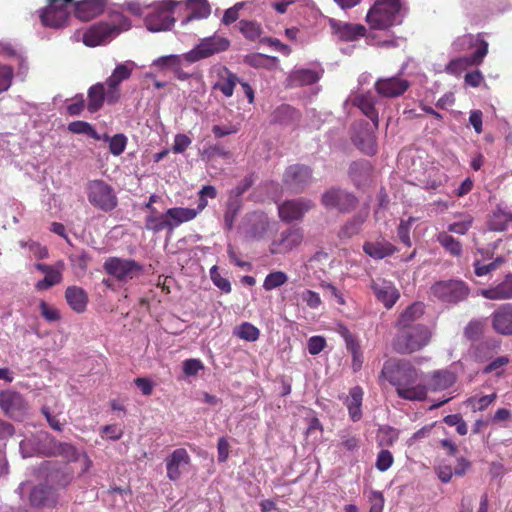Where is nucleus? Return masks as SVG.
Segmentation results:
<instances>
[{"mask_svg":"<svg viewBox=\"0 0 512 512\" xmlns=\"http://www.w3.org/2000/svg\"><path fill=\"white\" fill-rule=\"evenodd\" d=\"M73 4L74 15L81 21H90L105 9V0H47L45 7L39 10L41 24L50 28L64 27L69 19V7Z\"/></svg>","mask_w":512,"mask_h":512,"instance_id":"obj_1","label":"nucleus"},{"mask_svg":"<svg viewBox=\"0 0 512 512\" xmlns=\"http://www.w3.org/2000/svg\"><path fill=\"white\" fill-rule=\"evenodd\" d=\"M380 378L386 379L396 387L400 398L409 401H423L427 397V387L418 383V371L405 359H389L385 361Z\"/></svg>","mask_w":512,"mask_h":512,"instance_id":"obj_2","label":"nucleus"},{"mask_svg":"<svg viewBox=\"0 0 512 512\" xmlns=\"http://www.w3.org/2000/svg\"><path fill=\"white\" fill-rule=\"evenodd\" d=\"M456 50H463L465 46H476V51L469 55L451 60L446 65V72L452 75H459L470 66H478L482 64L485 56L488 53V42L483 38L482 34L474 36L466 34L458 37L453 44Z\"/></svg>","mask_w":512,"mask_h":512,"instance_id":"obj_3","label":"nucleus"},{"mask_svg":"<svg viewBox=\"0 0 512 512\" xmlns=\"http://www.w3.org/2000/svg\"><path fill=\"white\" fill-rule=\"evenodd\" d=\"M401 0H376L366 15V22L374 30H387L402 23Z\"/></svg>","mask_w":512,"mask_h":512,"instance_id":"obj_4","label":"nucleus"},{"mask_svg":"<svg viewBox=\"0 0 512 512\" xmlns=\"http://www.w3.org/2000/svg\"><path fill=\"white\" fill-rule=\"evenodd\" d=\"M393 338L392 347L399 354H410L425 347L430 339L431 332L427 326L416 324L413 326H399Z\"/></svg>","mask_w":512,"mask_h":512,"instance_id":"obj_5","label":"nucleus"},{"mask_svg":"<svg viewBox=\"0 0 512 512\" xmlns=\"http://www.w3.org/2000/svg\"><path fill=\"white\" fill-rule=\"evenodd\" d=\"M431 295L446 304H458L467 299L470 289L458 279L440 280L430 287Z\"/></svg>","mask_w":512,"mask_h":512,"instance_id":"obj_6","label":"nucleus"},{"mask_svg":"<svg viewBox=\"0 0 512 512\" xmlns=\"http://www.w3.org/2000/svg\"><path fill=\"white\" fill-rule=\"evenodd\" d=\"M177 5L173 0H162L155 4L153 10L146 15L144 22L151 32L169 30L175 22L172 13Z\"/></svg>","mask_w":512,"mask_h":512,"instance_id":"obj_7","label":"nucleus"},{"mask_svg":"<svg viewBox=\"0 0 512 512\" xmlns=\"http://www.w3.org/2000/svg\"><path fill=\"white\" fill-rule=\"evenodd\" d=\"M229 46L230 41L227 38L215 34L203 38L192 50L183 54V57L188 63H195L217 53L224 52Z\"/></svg>","mask_w":512,"mask_h":512,"instance_id":"obj_8","label":"nucleus"},{"mask_svg":"<svg viewBox=\"0 0 512 512\" xmlns=\"http://www.w3.org/2000/svg\"><path fill=\"white\" fill-rule=\"evenodd\" d=\"M104 271L120 282H128L143 273V265L133 259L109 257L103 264Z\"/></svg>","mask_w":512,"mask_h":512,"instance_id":"obj_9","label":"nucleus"},{"mask_svg":"<svg viewBox=\"0 0 512 512\" xmlns=\"http://www.w3.org/2000/svg\"><path fill=\"white\" fill-rule=\"evenodd\" d=\"M86 190L89 202L95 207L104 211H110L116 207L117 197L113 188L103 180L88 182Z\"/></svg>","mask_w":512,"mask_h":512,"instance_id":"obj_10","label":"nucleus"},{"mask_svg":"<svg viewBox=\"0 0 512 512\" xmlns=\"http://www.w3.org/2000/svg\"><path fill=\"white\" fill-rule=\"evenodd\" d=\"M0 408L6 416L20 421L27 413L28 404L19 392L4 390L0 392Z\"/></svg>","mask_w":512,"mask_h":512,"instance_id":"obj_11","label":"nucleus"},{"mask_svg":"<svg viewBox=\"0 0 512 512\" xmlns=\"http://www.w3.org/2000/svg\"><path fill=\"white\" fill-rule=\"evenodd\" d=\"M322 204L327 209H335L339 212H349L357 204L356 197L339 188H331L322 195Z\"/></svg>","mask_w":512,"mask_h":512,"instance_id":"obj_12","label":"nucleus"},{"mask_svg":"<svg viewBox=\"0 0 512 512\" xmlns=\"http://www.w3.org/2000/svg\"><path fill=\"white\" fill-rule=\"evenodd\" d=\"M312 178V170L303 164H294L286 168L283 174V183L295 192L302 191Z\"/></svg>","mask_w":512,"mask_h":512,"instance_id":"obj_13","label":"nucleus"},{"mask_svg":"<svg viewBox=\"0 0 512 512\" xmlns=\"http://www.w3.org/2000/svg\"><path fill=\"white\" fill-rule=\"evenodd\" d=\"M28 500L33 508H52L57 505L59 495L54 487L38 484L31 489Z\"/></svg>","mask_w":512,"mask_h":512,"instance_id":"obj_14","label":"nucleus"},{"mask_svg":"<svg viewBox=\"0 0 512 512\" xmlns=\"http://www.w3.org/2000/svg\"><path fill=\"white\" fill-rule=\"evenodd\" d=\"M409 87L410 83L399 76L379 78L374 84L376 92L385 98L399 97L403 95Z\"/></svg>","mask_w":512,"mask_h":512,"instance_id":"obj_15","label":"nucleus"},{"mask_svg":"<svg viewBox=\"0 0 512 512\" xmlns=\"http://www.w3.org/2000/svg\"><path fill=\"white\" fill-rule=\"evenodd\" d=\"M119 33L115 25L109 23H97L92 25L83 35V43L88 47H96L103 44L113 35Z\"/></svg>","mask_w":512,"mask_h":512,"instance_id":"obj_16","label":"nucleus"},{"mask_svg":"<svg viewBox=\"0 0 512 512\" xmlns=\"http://www.w3.org/2000/svg\"><path fill=\"white\" fill-rule=\"evenodd\" d=\"M312 207V202L306 199L287 200L279 206V216L285 222L299 221Z\"/></svg>","mask_w":512,"mask_h":512,"instance_id":"obj_17","label":"nucleus"},{"mask_svg":"<svg viewBox=\"0 0 512 512\" xmlns=\"http://www.w3.org/2000/svg\"><path fill=\"white\" fill-rule=\"evenodd\" d=\"M330 27L339 40L344 42L356 41L366 35L367 29L362 24L330 20Z\"/></svg>","mask_w":512,"mask_h":512,"instance_id":"obj_18","label":"nucleus"},{"mask_svg":"<svg viewBox=\"0 0 512 512\" xmlns=\"http://www.w3.org/2000/svg\"><path fill=\"white\" fill-rule=\"evenodd\" d=\"M302 238L303 235L300 229H291V226L286 227L274 238L271 252L273 254L289 252L293 247L301 243Z\"/></svg>","mask_w":512,"mask_h":512,"instance_id":"obj_19","label":"nucleus"},{"mask_svg":"<svg viewBox=\"0 0 512 512\" xmlns=\"http://www.w3.org/2000/svg\"><path fill=\"white\" fill-rule=\"evenodd\" d=\"M64 263L57 262L55 265H47L44 263H36L35 268L44 273L45 277L35 284L37 290H47L62 281V272L64 270Z\"/></svg>","mask_w":512,"mask_h":512,"instance_id":"obj_20","label":"nucleus"},{"mask_svg":"<svg viewBox=\"0 0 512 512\" xmlns=\"http://www.w3.org/2000/svg\"><path fill=\"white\" fill-rule=\"evenodd\" d=\"M491 325L498 334L512 336V303L502 304L492 313Z\"/></svg>","mask_w":512,"mask_h":512,"instance_id":"obj_21","label":"nucleus"},{"mask_svg":"<svg viewBox=\"0 0 512 512\" xmlns=\"http://www.w3.org/2000/svg\"><path fill=\"white\" fill-rule=\"evenodd\" d=\"M131 73L132 68H129L126 64H119L116 66L111 76L106 80V85L108 87V103H115L119 100L120 94L118 92V86L122 81L129 79Z\"/></svg>","mask_w":512,"mask_h":512,"instance_id":"obj_22","label":"nucleus"},{"mask_svg":"<svg viewBox=\"0 0 512 512\" xmlns=\"http://www.w3.org/2000/svg\"><path fill=\"white\" fill-rule=\"evenodd\" d=\"M190 462V456L186 449L178 448L172 452V454L166 459L167 477L171 481H176L181 476L180 468L188 465Z\"/></svg>","mask_w":512,"mask_h":512,"instance_id":"obj_23","label":"nucleus"},{"mask_svg":"<svg viewBox=\"0 0 512 512\" xmlns=\"http://www.w3.org/2000/svg\"><path fill=\"white\" fill-rule=\"evenodd\" d=\"M217 81L213 85V90H219L225 97L233 95L236 85L240 82L238 76L223 66L217 71Z\"/></svg>","mask_w":512,"mask_h":512,"instance_id":"obj_24","label":"nucleus"},{"mask_svg":"<svg viewBox=\"0 0 512 512\" xmlns=\"http://www.w3.org/2000/svg\"><path fill=\"white\" fill-rule=\"evenodd\" d=\"M352 104L373 122L375 128H378L379 116L375 108L376 98L371 92L357 94L353 98Z\"/></svg>","mask_w":512,"mask_h":512,"instance_id":"obj_25","label":"nucleus"},{"mask_svg":"<svg viewBox=\"0 0 512 512\" xmlns=\"http://www.w3.org/2000/svg\"><path fill=\"white\" fill-rule=\"evenodd\" d=\"M481 295L495 301L512 299V273L507 274L496 286L481 290Z\"/></svg>","mask_w":512,"mask_h":512,"instance_id":"obj_26","label":"nucleus"},{"mask_svg":"<svg viewBox=\"0 0 512 512\" xmlns=\"http://www.w3.org/2000/svg\"><path fill=\"white\" fill-rule=\"evenodd\" d=\"M65 298L72 310L82 313L86 310L88 295L84 289L78 286H69L65 291Z\"/></svg>","mask_w":512,"mask_h":512,"instance_id":"obj_27","label":"nucleus"},{"mask_svg":"<svg viewBox=\"0 0 512 512\" xmlns=\"http://www.w3.org/2000/svg\"><path fill=\"white\" fill-rule=\"evenodd\" d=\"M456 381V375L450 370H436L430 376L427 390L440 391L451 387Z\"/></svg>","mask_w":512,"mask_h":512,"instance_id":"obj_28","label":"nucleus"},{"mask_svg":"<svg viewBox=\"0 0 512 512\" xmlns=\"http://www.w3.org/2000/svg\"><path fill=\"white\" fill-rule=\"evenodd\" d=\"M505 226H490L489 228L483 229L479 232V234L475 237V244L478 247V251L480 253L487 252L492 249L494 250L497 247V242L499 239H494V233L496 231H504Z\"/></svg>","mask_w":512,"mask_h":512,"instance_id":"obj_29","label":"nucleus"},{"mask_svg":"<svg viewBox=\"0 0 512 512\" xmlns=\"http://www.w3.org/2000/svg\"><path fill=\"white\" fill-rule=\"evenodd\" d=\"M372 289L376 298L388 309L396 303L400 296L398 290L388 283H373Z\"/></svg>","mask_w":512,"mask_h":512,"instance_id":"obj_30","label":"nucleus"},{"mask_svg":"<svg viewBox=\"0 0 512 512\" xmlns=\"http://www.w3.org/2000/svg\"><path fill=\"white\" fill-rule=\"evenodd\" d=\"M353 143L366 155L372 156L377 152L376 136L371 131L358 132L353 138Z\"/></svg>","mask_w":512,"mask_h":512,"instance_id":"obj_31","label":"nucleus"},{"mask_svg":"<svg viewBox=\"0 0 512 512\" xmlns=\"http://www.w3.org/2000/svg\"><path fill=\"white\" fill-rule=\"evenodd\" d=\"M105 98L107 99V93H105L104 84L97 83L92 85L88 90V111L95 113L100 110Z\"/></svg>","mask_w":512,"mask_h":512,"instance_id":"obj_32","label":"nucleus"},{"mask_svg":"<svg viewBox=\"0 0 512 512\" xmlns=\"http://www.w3.org/2000/svg\"><path fill=\"white\" fill-rule=\"evenodd\" d=\"M424 304L422 302H414L408 306L399 316L396 327L412 326L411 323L419 319L424 313Z\"/></svg>","mask_w":512,"mask_h":512,"instance_id":"obj_33","label":"nucleus"},{"mask_svg":"<svg viewBox=\"0 0 512 512\" xmlns=\"http://www.w3.org/2000/svg\"><path fill=\"white\" fill-rule=\"evenodd\" d=\"M363 250L366 254L375 259H382L392 255L396 249L389 242H367L364 244Z\"/></svg>","mask_w":512,"mask_h":512,"instance_id":"obj_34","label":"nucleus"},{"mask_svg":"<svg viewBox=\"0 0 512 512\" xmlns=\"http://www.w3.org/2000/svg\"><path fill=\"white\" fill-rule=\"evenodd\" d=\"M319 80L317 72L311 69H297L289 76L292 86L312 85Z\"/></svg>","mask_w":512,"mask_h":512,"instance_id":"obj_35","label":"nucleus"},{"mask_svg":"<svg viewBox=\"0 0 512 512\" xmlns=\"http://www.w3.org/2000/svg\"><path fill=\"white\" fill-rule=\"evenodd\" d=\"M57 442L58 440L49 433L39 434L36 441V453L46 457H54Z\"/></svg>","mask_w":512,"mask_h":512,"instance_id":"obj_36","label":"nucleus"},{"mask_svg":"<svg viewBox=\"0 0 512 512\" xmlns=\"http://www.w3.org/2000/svg\"><path fill=\"white\" fill-rule=\"evenodd\" d=\"M362 390L359 387H354L350 391V398L347 406L349 414L353 421H358L361 418V404H362Z\"/></svg>","mask_w":512,"mask_h":512,"instance_id":"obj_37","label":"nucleus"},{"mask_svg":"<svg viewBox=\"0 0 512 512\" xmlns=\"http://www.w3.org/2000/svg\"><path fill=\"white\" fill-rule=\"evenodd\" d=\"M54 457H62L69 462H74L79 460L80 453L71 443L58 441Z\"/></svg>","mask_w":512,"mask_h":512,"instance_id":"obj_38","label":"nucleus"},{"mask_svg":"<svg viewBox=\"0 0 512 512\" xmlns=\"http://www.w3.org/2000/svg\"><path fill=\"white\" fill-rule=\"evenodd\" d=\"M201 210L199 208H182V207H176L171 208L167 211V214L172 218L173 220L182 223L187 222L196 217L198 213H200Z\"/></svg>","mask_w":512,"mask_h":512,"instance_id":"obj_39","label":"nucleus"},{"mask_svg":"<svg viewBox=\"0 0 512 512\" xmlns=\"http://www.w3.org/2000/svg\"><path fill=\"white\" fill-rule=\"evenodd\" d=\"M68 130L73 134H85L94 140H100L101 137L93 126L85 121L77 120L69 123Z\"/></svg>","mask_w":512,"mask_h":512,"instance_id":"obj_40","label":"nucleus"},{"mask_svg":"<svg viewBox=\"0 0 512 512\" xmlns=\"http://www.w3.org/2000/svg\"><path fill=\"white\" fill-rule=\"evenodd\" d=\"M234 334L240 339L254 342L259 338L260 331L251 323L244 322L235 329Z\"/></svg>","mask_w":512,"mask_h":512,"instance_id":"obj_41","label":"nucleus"},{"mask_svg":"<svg viewBox=\"0 0 512 512\" xmlns=\"http://www.w3.org/2000/svg\"><path fill=\"white\" fill-rule=\"evenodd\" d=\"M440 244L453 256H460L462 253L461 243L450 234L440 233L438 235Z\"/></svg>","mask_w":512,"mask_h":512,"instance_id":"obj_42","label":"nucleus"},{"mask_svg":"<svg viewBox=\"0 0 512 512\" xmlns=\"http://www.w3.org/2000/svg\"><path fill=\"white\" fill-rule=\"evenodd\" d=\"M183 59V55L161 56L153 61V66L160 69L169 68L173 72L179 65H182Z\"/></svg>","mask_w":512,"mask_h":512,"instance_id":"obj_43","label":"nucleus"},{"mask_svg":"<svg viewBox=\"0 0 512 512\" xmlns=\"http://www.w3.org/2000/svg\"><path fill=\"white\" fill-rule=\"evenodd\" d=\"M287 280H288V277L284 272H282V271L271 272L265 277L264 282H263V288L266 291H270L277 287L282 286L283 284H285L287 282Z\"/></svg>","mask_w":512,"mask_h":512,"instance_id":"obj_44","label":"nucleus"},{"mask_svg":"<svg viewBox=\"0 0 512 512\" xmlns=\"http://www.w3.org/2000/svg\"><path fill=\"white\" fill-rule=\"evenodd\" d=\"M239 29L249 40H256L262 33L260 24L255 21L241 20L239 22Z\"/></svg>","mask_w":512,"mask_h":512,"instance_id":"obj_45","label":"nucleus"},{"mask_svg":"<svg viewBox=\"0 0 512 512\" xmlns=\"http://www.w3.org/2000/svg\"><path fill=\"white\" fill-rule=\"evenodd\" d=\"M104 139L109 141V150L113 155L119 156L124 152L127 138L123 134H116L111 138L105 135Z\"/></svg>","mask_w":512,"mask_h":512,"instance_id":"obj_46","label":"nucleus"},{"mask_svg":"<svg viewBox=\"0 0 512 512\" xmlns=\"http://www.w3.org/2000/svg\"><path fill=\"white\" fill-rule=\"evenodd\" d=\"M504 263L503 257H497L488 264H482L479 260L474 262V271L477 276H484L498 269Z\"/></svg>","mask_w":512,"mask_h":512,"instance_id":"obj_47","label":"nucleus"},{"mask_svg":"<svg viewBox=\"0 0 512 512\" xmlns=\"http://www.w3.org/2000/svg\"><path fill=\"white\" fill-rule=\"evenodd\" d=\"M210 278L214 285L218 287L221 291L225 293L231 292V284L228 279L223 278L220 273L218 272V267L214 265L210 269Z\"/></svg>","mask_w":512,"mask_h":512,"instance_id":"obj_48","label":"nucleus"},{"mask_svg":"<svg viewBox=\"0 0 512 512\" xmlns=\"http://www.w3.org/2000/svg\"><path fill=\"white\" fill-rule=\"evenodd\" d=\"M14 72L12 67L0 63V93L7 91L12 84Z\"/></svg>","mask_w":512,"mask_h":512,"instance_id":"obj_49","label":"nucleus"},{"mask_svg":"<svg viewBox=\"0 0 512 512\" xmlns=\"http://www.w3.org/2000/svg\"><path fill=\"white\" fill-rule=\"evenodd\" d=\"M483 322L480 320L470 321L464 329V336L469 340H477L483 332Z\"/></svg>","mask_w":512,"mask_h":512,"instance_id":"obj_50","label":"nucleus"},{"mask_svg":"<svg viewBox=\"0 0 512 512\" xmlns=\"http://www.w3.org/2000/svg\"><path fill=\"white\" fill-rule=\"evenodd\" d=\"M393 461L392 453L389 450L382 449L377 455L375 466L379 471L384 472L392 466Z\"/></svg>","mask_w":512,"mask_h":512,"instance_id":"obj_51","label":"nucleus"},{"mask_svg":"<svg viewBox=\"0 0 512 512\" xmlns=\"http://www.w3.org/2000/svg\"><path fill=\"white\" fill-rule=\"evenodd\" d=\"M449 426H455L456 431L460 435L467 434V425L460 414H450L444 417L443 420Z\"/></svg>","mask_w":512,"mask_h":512,"instance_id":"obj_52","label":"nucleus"},{"mask_svg":"<svg viewBox=\"0 0 512 512\" xmlns=\"http://www.w3.org/2000/svg\"><path fill=\"white\" fill-rule=\"evenodd\" d=\"M199 198L197 201V206L199 210H203L207 206V197L214 199L217 196L216 188L212 185H205L199 191Z\"/></svg>","mask_w":512,"mask_h":512,"instance_id":"obj_53","label":"nucleus"},{"mask_svg":"<svg viewBox=\"0 0 512 512\" xmlns=\"http://www.w3.org/2000/svg\"><path fill=\"white\" fill-rule=\"evenodd\" d=\"M20 245L22 247H28V249L33 253V255L39 259H44L48 256V250L45 246L34 242V241H20Z\"/></svg>","mask_w":512,"mask_h":512,"instance_id":"obj_54","label":"nucleus"},{"mask_svg":"<svg viewBox=\"0 0 512 512\" xmlns=\"http://www.w3.org/2000/svg\"><path fill=\"white\" fill-rule=\"evenodd\" d=\"M39 309L42 317H44L49 322H55L60 319L59 311L53 307H50L48 303L45 301H40Z\"/></svg>","mask_w":512,"mask_h":512,"instance_id":"obj_55","label":"nucleus"},{"mask_svg":"<svg viewBox=\"0 0 512 512\" xmlns=\"http://www.w3.org/2000/svg\"><path fill=\"white\" fill-rule=\"evenodd\" d=\"M204 368L199 359H187L183 362V372L186 376H195Z\"/></svg>","mask_w":512,"mask_h":512,"instance_id":"obj_56","label":"nucleus"},{"mask_svg":"<svg viewBox=\"0 0 512 512\" xmlns=\"http://www.w3.org/2000/svg\"><path fill=\"white\" fill-rule=\"evenodd\" d=\"M37 436L32 439H24L19 444L20 453L24 458L31 457L36 452Z\"/></svg>","mask_w":512,"mask_h":512,"instance_id":"obj_57","label":"nucleus"},{"mask_svg":"<svg viewBox=\"0 0 512 512\" xmlns=\"http://www.w3.org/2000/svg\"><path fill=\"white\" fill-rule=\"evenodd\" d=\"M272 226H250V229L246 232V237L251 240H260L271 233L270 229Z\"/></svg>","mask_w":512,"mask_h":512,"instance_id":"obj_58","label":"nucleus"},{"mask_svg":"<svg viewBox=\"0 0 512 512\" xmlns=\"http://www.w3.org/2000/svg\"><path fill=\"white\" fill-rule=\"evenodd\" d=\"M326 346V341L321 336H313L308 341V351L311 355L319 354Z\"/></svg>","mask_w":512,"mask_h":512,"instance_id":"obj_59","label":"nucleus"},{"mask_svg":"<svg viewBox=\"0 0 512 512\" xmlns=\"http://www.w3.org/2000/svg\"><path fill=\"white\" fill-rule=\"evenodd\" d=\"M191 139L185 134H177L174 138L173 152L183 153L191 144Z\"/></svg>","mask_w":512,"mask_h":512,"instance_id":"obj_60","label":"nucleus"},{"mask_svg":"<svg viewBox=\"0 0 512 512\" xmlns=\"http://www.w3.org/2000/svg\"><path fill=\"white\" fill-rule=\"evenodd\" d=\"M242 8V4L237 3L235 6L228 8L223 15L222 22L225 25L234 23L239 17V10Z\"/></svg>","mask_w":512,"mask_h":512,"instance_id":"obj_61","label":"nucleus"},{"mask_svg":"<svg viewBox=\"0 0 512 512\" xmlns=\"http://www.w3.org/2000/svg\"><path fill=\"white\" fill-rule=\"evenodd\" d=\"M135 385L141 390L142 394L149 396L153 392L154 383L145 377H138L134 380Z\"/></svg>","mask_w":512,"mask_h":512,"instance_id":"obj_62","label":"nucleus"},{"mask_svg":"<svg viewBox=\"0 0 512 512\" xmlns=\"http://www.w3.org/2000/svg\"><path fill=\"white\" fill-rule=\"evenodd\" d=\"M483 80L484 77L479 70L468 72L464 77L465 84L474 88L480 86Z\"/></svg>","mask_w":512,"mask_h":512,"instance_id":"obj_63","label":"nucleus"},{"mask_svg":"<svg viewBox=\"0 0 512 512\" xmlns=\"http://www.w3.org/2000/svg\"><path fill=\"white\" fill-rule=\"evenodd\" d=\"M371 507L369 512H382L384 507V498L382 493L380 492H373L371 497Z\"/></svg>","mask_w":512,"mask_h":512,"instance_id":"obj_64","label":"nucleus"}]
</instances>
